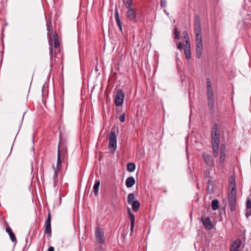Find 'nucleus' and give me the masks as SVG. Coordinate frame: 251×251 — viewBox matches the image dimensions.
<instances>
[{
	"mask_svg": "<svg viewBox=\"0 0 251 251\" xmlns=\"http://www.w3.org/2000/svg\"><path fill=\"white\" fill-rule=\"evenodd\" d=\"M236 189L235 181L234 178H231L230 181L228 185V201H236Z\"/></svg>",
	"mask_w": 251,
	"mask_h": 251,
	"instance_id": "obj_1",
	"label": "nucleus"
},
{
	"mask_svg": "<svg viewBox=\"0 0 251 251\" xmlns=\"http://www.w3.org/2000/svg\"><path fill=\"white\" fill-rule=\"evenodd\" d=\"M47 29L49 31V32L50 33V54L51 55V54L52 52V50H53L52 44L53 43L54 48H56L59 47V41L57 39V34L56 33H52V34L50 33V29H51L50 23H47Z\"/></svg>",
	"mask_w": 251,
	"mask_h": 251,
	"instance_id": "obj_2",
	"label": "nucleus"
},
{
	"mask_svg": "<svg viewBox=\"0 0 251 251\" xmlns=\"http://www.w3.org/2000/svg\"><path fill=\"white\" fill-rule=\"evenodd\" d=\"M206 83L208 105L212 107L214 104V96L211 87V83L209 78H207Z\"/></svg>",
	"mask_w": 251,
	"mask_h": 251,
	"instance_id": "obj_3",
	"label": "nucleus"
},
{
	"mask_svg": "<svg viewBox=\"0 0 251 251\" xmlns=\"http://www.w3.org/2000/svg\"><path fill=\"white\" fill-rule=\"evenodd\" d=\"M212 153L214 157L217 158L219 155V137H211Z\"/></svg>",
	"mask_w": 251,
	"mask_h": 251,
	"instance_id": "obj_4",
	"label": "nucleus"
},
{
	"mask_svg": "<svg viewBox=\"0 0 251 251\" xmlns=\"http://www.w3.org/2000/svg\"><path fill=\"white\" fill-rule=\"evenodd\" d=\"M108 147L112 152H114L117 149V139L115 131H111L109 137Z\"/></svg>",
	"mask_w": 251,
	"mask_h": 251,
	"instance_id": "obj_5",
	"label": "nucleus"
},
{
	"mask_svg": "<svg viewBox=\"0 0 251 251\" xmlns=\"http://www.w3.org/2000/svg\"><path fill=\"white\" fill-rule=\"evenodd\" d=\"M194 30L196 37H201V20L198 15H196L194 18Z\"/></svg>",
	"mask_w": 251,
	"mask_h": 251,
	"instance_id": "obj_6",
	"label": "nucleus"
},
{
	"mask_svg": "<svg viewBox=\"0 0 251 251\" xmlns=\"http://www.w3.org/2000/svg\"><path fill=\"white\" fill-rule=\"evenodd\" d=\"M243 246L242 240L236 239L230 243V251H241Z\"/></svg>",
	"mask_w": 251,
	"mask_h": 251,
	"instance_id": "obj_7",
	"label": "nucleus"
},
{
	"mask_svg": "<svg viewBox=\"0 0 251 251\" xmlns=\"http://www.w3.org/2000/svg\"><path fill=\"white\" fill-rule=\"evenodd\" d=\"M202 37H196V53L197 58H201L202 54Z\"/></svg>",
	"mask_w": 251,
	"mask_h": 251,
	"instance_id": "obj_8",
	"label": "nucleus"
},
{
	"mask_svg": "<svg viewBox=\"0 0 251 251\" xmlns=\"http://www.w3.org/2000/svg\"><path fill=\"white\" fill-rule=\"evenodd\" d=\"M125 94L122 90H118L115 97L114 101L117 106H121L124 102Z\"/></svg>",
	"mask_w": 251,
	"mask_h": 251,
	"instance_id": "obj_9",
	"label": "nucleus"
},
{
	"mask_svg": "<svg viewBox=\"0 0 251 251\" xmlns=\"http://www.w3.org/2000/svg\"><path fill=\"white\" fill-rule=\"evenodd\" d=\"M226 145L223 144L221 145L220 147V161L219 162L218 167H220L221 168L223 167V165L224 164L226 161Z\"/></svg>",
	"mask_w": 251,
	"mask_h": 251,
	"instance_id": "obj_10",
	"label": "nucleus"
},
{
	"mask_svg": "<svg viewBox=\"0 0 251 251\" xmlns=\"http://www.w3.org/2000/svg\"><path fill=\"white\" fill-rule=\"evenodd\" d=\"M126 12V16L128 20L132 22H136V12L135 9L128 8Z\"/></svg>",
	"mask_w": 251,
	"mask_h": 251,
	"instance_id": "obj_11",
	"label": "nucleus"
},
{
	"mask_svg": "<svg viewBox=\"0 0 251 251\" xmlns=\"http://www.w3.org/2000/svg\"><path fill=\"white\" fill-rule=\"evenodd\" d=\"M62 154V153L61 152V151L59 150H58L57 161V164H56V169L55 170L54 175L53 176L54 183H55L56 181L57 172L59 171V170L60 169V167H61Z\"/></svg>",
	"mask_w": 251,
	"mask_h": 251,
	"instance_id": "obj_12",
	"label": "nucleus"
},
{
	"mask_svg": "<svg viewBox=\"0 0 251 251\" xmlns=\"http://www.w3.org/2000/svg\"><path fill=\"white\" fill-rule=\"evenodd\" d=\"M202 157L205 163L208 166H212L214 164V159L211 155L207 153L204 152Z\"/></svg>",
	"mask_w": 251,
	"mask_h": 251,
	"instance_id": "obj_13",
	"label": "nucleus"
},
{
	"mask_svg": "<svg viewBox=\"0 0 251 251\" xmlns=\"http://www.w3.org/2000/svg\"><path fill=\"white\" fill-rule=\"evenodd\" d=\"M97 241L100 243H103L104 241V232L101 231L99 227H97L95 232Z\"/></svg>",
	"mask_w": 251,
	"mask_h": 251,
	"instance_id": "obj_14",
	"label": "nucleus"
},
{
	"mask_svg": "<svg viewBox=\"0 0 251 251\" xmlns=\"http://www.w3.org/2000/svg\"><path fill=\"white\" fill-rule=\"evenodd\" d=\"M50 222H51V216L50 214L49 213L48 215L47 219L45 222V231L46 233L48 234H50L51 233V225H50Z\"/></svg>",
	"mask_w": 251,
	"mask_h": 251,
	"instance_id": "obj_15",
	"label": "nucleus"
},
{
	"mask_svg": "<svg viewBox=\"0 0 251 251\" xmlns=\"http://www.w3.org/2000/svg\"><path fill=\"white\" fill-rule=\"evenodd\" d=\"M201 221L203 225L205 227L210 230L212 228L213 225L211 222L210 218H201Z\"/></svg>",
	"mask_w": 251,
	"mask_h": 251,
	"instance_id": "obj_16",
	"label": "nucleus"
},
{
	"mask_svg": "<svg viewBox=\"0 0 251 251\" xmlns=\"http://www.w3.org/2000/svg\"><path fill=\"white\" fill-rule=\"evenodd\" d=\"M184 53L186 59H189L191 57L190 45L189 41H186V44L184 48Z\"/></svg>",
	"mask_w": 251,
	"mask_h": 251,
	"instance_id": "obj_17",
	"label": "nucleus"
},
{
	"mask_svg": "<svg viewBox=\"0 0 251 251\" xmlns=\"http://www.w3.org/2000/svg\"><path fill=\"white\" fill-rule=\"evenodd\" d=\"M115 18L117 25L119 27L120 30L122 31V23L119 17V14L118 9H115Z\"/></svg>",
	"mask_w": 251,
	"mask_h": 251,
	"instance_id": "obj_18",
	"label": "nucleus"
},
{
	"mask_svg": "<svg viewBox=\"0 0 251 251\" xmlns=\"http://www.w3.org/2000/svg\"><path fill=\"white\" fill-rule=\"evenodd\" d=\"M135 183V179L133 177H128L126 181V185L127 188H130L133 186Z\"/></svg>",
	"mask_w": 251,
	"mask_h": 251,
	"instance_id": "obj_19",
	"label": "nucleus"
},
{
	"mask_svg": "<svg viewBox=\"0 0 251 251\" xmlns=\"http://www.w3.org/2000/svg\"><path fill=\"white\" fill-rule=\"evenodd\" d=\"M219 132L218 130V126L216 124H214L212 129L211 137H219Z\"/></svg>",
	"mask_w": 251,
	"mask_h": 251,
	"instance_id": "obj_20",
	"label": "nucleus"
},
{
	"mask_svg": "<svg viewBox=\"0 0 251 251\" xmlns=\"http://www.w3.org/2000/svg\"><path fill=\"white\" fill-rule=\"evenodd\" d=\"M130 205H132V208L134 212H137L140 206V202L138 200H135Z\"/></svg>",
	"mask_w": 251,
	"mask_h": 251,
	"instance_id": "obj_21",
	"label": "nucleus"
},
{
	"mask_svg": "<svg viewBox=\"0 0 251 251\" xmlns=\"http://www.w3.org/2000/svg\"><path fill=\"white\" fill-rule=\"evenodd\" d=\"M123 3L126 9L132 8V0H124Z\"/></svg>",
	"mask_w": 251,
	"mask_h": 251,
	"instance_id": "obj_22",
	"label": "nucleus"
},
{
	"mask_svg": "<svg viewBox=\"0 0 251 251\" xmlns=\"http://www.w3.org/2000/svg\"><path fill=\"white\" fill-rule=\"evenodd\" d=\"M100 185V181L99 180L97 181L93 186V190L95 196H97L99 192V189Z\"/></svg>",
	"mask_w": 251,
	"mask_h": 251,
	"instance_id": "obj_23",
	"label": "nucleus"
},
{
	"mask_svg": "<svg viewBox=\"0 0 251 251\" xmlns=\"http://www.w3.org/2000/svg\"><path fill=\"white\" fill-rule=\"evenodd\" d=\"M127 171L129 172H133L135 169V165L133 163H129L127 165Z\"/></svg>",
	"mask_w": 251,
	"mask_h": 251,
	"instance_id": "obj_24",
	"label": "nucleus"
},
{
	"mask_svg": "<svg viewBox=\"0 0 251 251\" xmlns=\"http://www.w3.org/2000/svg\"><path fill=\"white\" fill-rule=\"evenodd\" d=\"M219 201L217 200L212 201L211 207L213 210H216L218 208Z\"/></svg>",
	"mask_w": 251,
	"mask_h": 251,
	"instance_id": "obj_25",
	"label": "nucleus"
},
{
	"mask_svg": "<svg viewBox=\"0 0 251 251\" xmlns=\"http://www.w3.org/2000/svg\"><path fill=\"white\" fill-rule=\"evenodd\" d=\"M134 199L135 196L133 193H130L128 194L127 197V202L129 204L135 201Z\"/></svg>",
	"mask_w": 251,
	"mask_h": 251,
	"instance_id": "obj_26",
	"label": "nucleus"
},
{
	"mask_svg": "<svg viewBox=\"0 0 251 251\" xmlns=\"http://www.w3.org/2000/svg\"><path fill=\"white\" fill-rule=\"evenodd\" d=\"M128 214L129 215V218L130 220L131 223H134L135 222V218L134 214L131 212L130 208H128L127 209Z\"/></svg>",
	"mask_w": 251,
	"mask_h": 251,
	"instance_id": "obj_27",
	"label": "nucleus"
},
{
	"mask_svg": "<svg viewBox=\"0 0 251 251\" xmlns=\"http://www.w3.org/2000/svg\"><path fill=\"white\" fill-rule=\"evenodd\" d=\"M235 203L236 201H233V203L232 201H229V205L231 211H234L235 209Z\"/></svg>",
	"mask_w": 251,
	"mask_h": 251,
	"instance_id": "obj_28",
	"label": "nucleus"
},
{
	"mask_svg": "<svg viewBox=\"0 0 251 251\" xmlns=\"http://www.w3.org/2000/svg\"><path fill=\"white\" fill-rule=\"evenodd\" d=\"M9 236H10V239L11 240L14 242V243H16L17 242V239H16V236L14 234V233H10V234H9Z\"/></svg>",
	"mask_w": 251,
	"mask_h": 251,
	"instance_id": "obj_29",
	"label": "nucleus"
},
{
	"mask_svg": "<svg viewBox=\"0 0 251 251\" xmlns=\"http://www.w3.org/2000/svg\"><path fill=\"white\" fill-rule=\"evenodd\" d=\"M246 209H251V201L248 199L246 202Z\"/></svg>",
	"mask_w": 251,
	"mask_h": 251,
	"instance_id": "obj_30",
	"label": "nucleus"
},
{
	"mask_svg": "<svg viewBox=\"0 0 251 251\" xmlns=\"http://www.w3.org/2000/svg\"><path fill=\"white\" fill-rule=\"evenodd\" d=\"M179 32L177 31V29L176 27L175 28V39H179Z\"/></svg>",
	"mask_w": 251,
	"mask_h": 251,
	"instance_id": "obj_31",
	"label": "nucleus"
},
{
	"mask_svg": "<svg viewBox=\"0 0 251 251\" xmlns=\"http://www.w3.org/2000/svg\"><path fill=\"white\" fill-rule=\"evenodd\" d=\"M183 35L184 38L186 40V41H189V36H188L187 32L186 31H184L183 32Z\"/></svg>",
	"mask_w": 251,
	"mask_h": 251,
	"instance_id": "obj_32",
	"label": "nucleus"
},
{
	"mask_svg": "<svg viewBox=\"0 0 251 251\" xmlns=\"http://www.w3.org/2000/svg\"><path fill=\"white\" fill-rule=\"evenodd\" d=\"M119 120L121 122H124L125 121V114H122L120 117H119Z\"/></svg>",
	"mask_w": 251,
	"mask_h": 251,
	"instance_id": "obj_33",
	"label": "nucleus"
},
{
	"mask_svg": "<svg viewBox=\"0 0 251 251\" xmlns=\"http://www.w3.org/2000/svg\"><path fill=\"white\" fill-rule=\"evenodd\" d=\"M6 231L8 233V234H10V233L13 232L12 231V230H11L10 227L9 226H8L7 225H6Z\"/></svg>",
	"mask_w": 251,
	"mask_h": 251,
	"instance_id": "obj_34",
	"label": "nucleus"
},
{
	"mask_svg": "<svg viewBox=\"0 0 251 251\" xmlns=\"http://www.w3.org/2000/svg\"><path fill=\"white\" fill-rule=\"evenodd\" d=\"M251 215V209H246V216L248 218Z\"/></svg>",
	"mask_w": 251,
	"mask_h": 251,
	"instance_id": "obj_35",
	"label": "nucleus"
},
{
	"mask_svg": "<svg viewBox=\"0 0 251 251\" xmlns=\"http://www.w3.org/2000/svg\"><path fill=\"white\" fill-rule=\"evenodd\" d=\"M161 5L162 7H166V0H161Z\"/></svg>",
	"mask_w": 251,
	"mask_h": 251,
	"instance_id": "obj_36",
	"label": "nucleus"
},
{
	"mask_svg": "<svg viewBox=\"0 0 251 251\" xmlns=\"http://www.w3.org/2000/svg\"><path fill=\"white\" fill-rule=\"evenodd\" d=\"M183 48V45L181 43H179L177 45V48L179 50H182Z\"/></svg>",
	"mask_w": 251,
	"mask_h": 251,
	"instance_id": "obj_37",
	"label": "nucleus"
},
{
	"mask_svg": "<svg viewBox=\"0 0 251 251\" xmlns=\"http://www.w3.org/2000/svg\"><path fill=\"white\" fill-rule=\"evenodd\" d=\"M134 227V223H131L130 229L132 231Z\"/></svg>",
	"mask_w": 251,
	"mask_h": 251,
	"instance_id": "obj_38",
	"label": "nucleus"
},
{
	"mask_svg": "<svg viewBox=\"0 0 251 251\" xmlns=\"http://www.w3.org/2000/svg\"><path fill=\"white\" fill-rule=\"evenodd\" d=\"M54 249L53 247H50L48 251H54Z\"/></svg>",
	"mask_w": 251,
	"mask_h": 251,
	"instance_id": "obj_39",
	"label": "nucleus"
},
{
	"mask_svg": "<svg viewBox=\"0 0 251 251\" xmlns=\"http://www.w3.org/2000/svg\"><path fill=\"white\" fill-rule=\"evenodd\" d=\"M165 13H167V14H169V13H167V11H165Z\"/></svg>",
	"mask_w": 251,
	"mask_h": 251,
	"instance_id": "obj_40",
	"label": "nucleus"
},
{
	"mask_svg": "<svg viewBox=\"0 0 251 251\" xmlns=\"http://www.w3.org/2000/svg\"><path fill=\"white\" fill-rule=\"evenodd\" d=\"M165 13H167V14H169V13H167V11H165Z\"/></svg>",
	"mask_w": 251,
	"mask_h": 251,
	"instance_id": "obj_41",
	"label": "nucleus"
},
{
	"mask_svg": "<svg viewBox=\"0 0 251 251\" xmlns=\"http://www.w3.org/2000/svg\"><path fill=\"white\" fill-rule=\"evenodd\" d=\"M165 13H167V14H169V13H167V11H165Z\"/></svg>",
	"mask_w": 251,
	"mask_h": 251,
	"instance_id": "obj_42",
	"label": "nucleus"
}]
</instances>
